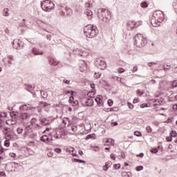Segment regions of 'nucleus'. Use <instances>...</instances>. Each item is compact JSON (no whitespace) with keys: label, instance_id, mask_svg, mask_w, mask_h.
<instances>
[{"label":"nucleus","instance_id":"obj_1","mask_svg":"<svg viewBox=\"0 0 177 177\" xmlns=\"http://www.w3.org/2000/svg\"><path fill=\"white\" fill-rule=\"evenodd\" d=\"M84 34L87 38H95L99 34L97 27L94 25H87L84 28Z\"/></svg>","mask_w":177,"mask_h":177},{"label":"nucleus","instance_id":"obj_2","mask_svg":"<svg viewBox=\"0 0 177 177\" xmlns=\"http://www.w3.org/2000/svg\"><path fill=\"white\" fill-rule=\"evenodd\" d=\"M97 17L100 20L104 21L105 23H109L111 20V13L107 9L100 8L97 10Z\"/></svg>","mask_w":177,"mask_h":177},{"label":"nucleus","instance_id":"obj_3","mask_svg":"<svg viewBox=\"0 0 177 177\" xmlns=\"http://www.w3.org/2000/svg\"><path fill=\"white\" fill-rule=\"evenodd\" d=\"M41 6L44 12H50L55 9V3L50 0L43 1L41 3Z\"/></svg>","mask_w":177,"mask_h":177},{"label":"nucleus","instance_id":"obj_4","mask_svg":"<svg viewBox=\"0 0 177 177\" xmlns=\"http://www.w3.org/2000/svg\"><path fill=\"white\" fill-rule=\"evenodd\" d=\"M153 15V17H155V19H157L159 23H161V21H164V20H165V17L164 15V13L160 10L155 11Z\"/></svg>","mask_w":177,"mask_h":177},{"label":"nucleus","instance_id":"obj_5","mask_svg":"<svg viewBox=\"0 0 177 177\" xmlns=\"http://www.w3.org/2000/svg\"><path fill=\"white\" fill-rule=\"evenodd\" d=\"M141 24H142V22H140V21L135 22L133 21H129L127 24V30H129V31H131V30H133V28H135L136 26L137 27H138Z\"/></svg>","mask_w":177,"mask_h":177},{"label":"nucleus","instance_id":"obj_6","mask_svg":"<svg viewBox=\"0 0 177 177\" xmlns=\"http://www.w3.org/2000/svg\"><path fill=\"white\" fill-rule=\"evenodd\" d=\"M95 66L100 68V70H104L106 67V62L102 60L101 59H97L95 62Z\"/></svg>","mask_w":177,"mask_h":177},{"label":"nucleus","instance_id":"obj_7","mask_svg":"<svg viewBox=\"0 0 177 177\" xmlns=\"http://www.w3.org/2000/svg\"><path fill=\"white\" fill-rule=\"evenodd\" d=\"M82 104L84 107H91V106H93V100L91 97L84 98L82 100Z\"/></svg>","mask_w":177,"mask_h":177},{"label":"nucleus","instance_id":"obj_8","mask_svg":"<svg viewBox=\"0 0 177 177\" xmlns=\"http://www.w3.org/2000/svg\"><path fill=\"white\" fill-rule=\"evenodd\" d=\"M12 45L14 49H21V46H23V41H20V39H15L12 42Z\"/></svg>","mask_w":177,"mask_h":177},{"label":"nucleus","instance_id":"obj_9","mask_svg":"<svg viewBox=\"0 0 177 177\" xmlns=\"http://www.w3.org/2000/svg\"><path fill=\"white\" fill-rule=\"evenodd\" d=\"M20 111H28L31 110L32 111H35V107L31 106L30 104L21 105L19 107Z\"/></svg>","mask_w":177,"mask_h":177},{"label":"nucleus","instance_id":"obj_10","mask_svg":"<svg viewBox=\"0 0 177 177\" xmlns=\"http://www.w3.org/2000/svg\"><path fill=\"white\" fill-rule=\"evenodd\" d=\"M143 39H145V37L142 35V34H137L135 37V44L138 46H140V44L143 42Z\"/></svg>","mask_w":177,"mask_h":177},{"label":"nucleus","instance_id":"obj_11","mask_svg":"<svg viewBox=\"0 0 177 177\" xmlns=\"http://www.w3.org/2000/svg\"><path fill=\"white\" fill-rule=\"evenodd\" d=\"M73 13V10L68 8H61V15L62 16H70Z\"/></svg>","mask_w":177,"mask_h":177},{"label":"nucleus","instance_id":"obj_12","mask_svg":"<svg viewBox=\"0 0 177 177\" xmlns=\"http://www.w3.org/2000/svg\"><path fill=\"white\" fill-rule=\"evenodd\" d=\"M48 59L49 64H50V66H57V64H59V61H57L53 56H49Z\"/></svg>","mask_w":177,"mask_h":177},{"label":"nucleus","instance_id":"obj_13","mask_svg":"<svg viewBox=\"0 0 177 177\" xmlns=\"http://www.w3.org/2000/svg\"><path fill=\"white\" fill-rule=\"evenodd\" d=\"M40 104L44 107L45 111H47V112L50 111V104L41 102H40Z\"/></svg>","mask_w":177,"mask_h":177},{"label":"nucleus","instance_id":"obj_14","mask_svg":"<svg viewBox=\"0 0 177 177\" xmlns=\"http://www.w3.org/2000/svg\"><path fill=\"white\" fill-rule=\"evenodd\" d=\"M111 165H113V162L111 161H108L105 163V165L102 167L103 171H107L109 168H111Z\"/></svg>","mask_w":177,"mask_h":177},{"label":"nucleus","instance_id":"obj_15","mask_svg":"<svg viewBox=\"0 0 177 177\" xmlns=\"http://www.w3.org/2000/svg\"><path fill=\"white\" fill-rule=\"evenodd\" d=\"M69 103L72 104V106H78V100H74L73 95L69 97Z\"/></svg>","mask_w":177,"mask_h":177},{"label":"nucleus","instance_id":"obj_16","mask_svg":"<svg viewBox=\"0 0 177 177\" xmlns=\"http://www.w3.org/2000/svg\"><path fill=\"white\" fill-rule=\"evenodd\" d=\"M32 52L33 55H44V52L39 50L37 48H33L32 50Z\"/></svg>","mask_w":177,"mask_h":177},{"label":"nucleus","instance_id":"obj_17","mask_svg":"<svg viewBox=\"0 0 177 177\" xmlns=\"http://www.w3.org/2000/svg\"><path fill=\"white\" fill-rule=\"evenodd\" d=\"M112 78L113 80H115V81H118V82H120V84H125V80H124V78L122 77H118V76H113L112 77Z\"/></svg>","mask_w":177,"mask_h":177},{"label":"nucleus","instance_id":"obj_18","mask_svg":"<svg viewBox=\"0 0 177 177\" xmlns=\"http://www.w3.org/2000/svg\"><path fill=\"white\" fill-rule=\"evenodd\" d=\"M40 122L43 125H49V124H50V122L49 121V120L46 118L40 119Z\"/></svg>","mask_w":177,"mask_h":177},{"label":"nucleus","instance_id":"obj_19","mask_svg":"<svg viewBox=\"0 0 177 177\" xmlns=\"http://www.w3.org/2000/svg\"><path fill=\"white\" fill-rule=\"evenodd\" d=\"M85 15H86V16L88 17L89 19H92V16L93 15V12H92V11L91 10H86L84 11Z\"/></svg>","mask_w":177,"mask_h":177},{"label":"nucleus","instance_id":"obj_20","mask_svg":"<svg viewBox=\"0 0 177 177\" xmlns=\"http://www.w3.org/2000/svg\"><path fill=\"white\" fill-rule=\"evenodd\" d=\"M62 124H64V127H66V125L68 127L70 125V119L68 118H64L62 119Z\"/></svg>","mask_w":177,"mask_h":177},{"label":"nucleus","instance_id":"obj_21","mask_svg":"<svg viewBox=\"0 0 177 177\" xmlns=\"http://www.w3.org/2000/svg\"><path fill=\"white\" fill-rule=\"evenodd\" d=\"M19 117H20L21 120H27V118H28V113H21Z\"/></svg>","mask_w":177,"mask_h":177},{"label":"nucleus","instance_id":"obj_22","mask_svg":"<svg viewBox=\"0 0 177 177\" xmlns=\"http://www.w3.org/2000/svg\"><path fill=\"white\" fill-rule=\"evenodd\" d=\"M72 161H73V162H79L80 164H86V162L85 160L78 159V158H73L72 160Z\"/></svg>","mask_w":177,"mask_h":177},{"label":"nucleus","instance_id":"obj_23","mask_svg":"<svg viewBox=\"0 0 177 177\" xmlns=\"http://www.w3.org/2000/svg\"><path fill=\"white\" fill-rule=\"evenodd\" d=\"M156 106H162L164 105V100L160 99V100H156Z\"/></svg>","mask_w":177,"mask_h":177},{"label":"nucleus","instance_id":"obj_24","mask_svg":"<svg viewBox=\"0 0 177 177\" xmlns=\"http://www.w3.org/2000/svg\"><path fill=\"white\" fill-rule=\"evenodd\" d=\"M3 135H5V136H6V135H9V133H10V128L6 127L3 130Z\"/></svg>","mask_w":177,"mask_h":177},{"label":"nucleus","instance_id":"obj_25","mask_svg":"<svg viewBox=\"0 0 177 177\" xmlns=\"http://www.w3.org/2000/svg\"><path fill=\"white\" fill-rule=\"evenodd\" d=\"M95 100L97 103V104H100L102 102V96L101 95H98L95 98Z\"/></svg>","mask_w":177,"mask_h":177},{"label":"nucleus","instance_id":"obj_26","mask_svg":"<svg viewBox=\"0 0 177 177\" xmlns=\"http://www.w3.org/2000/svg\"><path fill=\"white\" fill-rule=\"evenodd\" d=\"M3 16L8 17L9 16V9L4 8L3 10Z\"/></svg>","mask_w":177,"mask_h":177},{"label":"nucleus","instance_id":"obj_27","mask_svg":"<svg viewBox=\"0 0 177 177\" xmlns=\"http://www.w3.org/2000/svg\"><path fill=\"white\" fill-rule=\"evenodd\" d=\"M41 142H49V137H48V136H46V135L43 136L41 138Z\"/></svg>","mask_w":177,"mask_h":177},{"label":"nucleus","instance_id":"obj_28","mask_svg":"<svg viewBox=\"0 0 177 177\" xmlns=\"http://www.w3.org/2000/svg\"><path fill=\"white\" fill-rule=\"evenodd\" d=\"M6 124H7V125H15V124H16V122H15L13 119H11V120H7L6 122Z\"/></svg>","mask_w":177,"mask_h":177},{"label":"nucleus","instance_id":"obj_29","mask_svg":"<svg viewBox=\"0 0 177 177\" xmlns=\"http://www.w3.org/2000/svg\"><path fill=\"white\" fill-rule=\"evenodd\" d=\"M95 136V133L88 134L86 137V140H89V139H94Z\"/></svg>","mask_w":177,"mask_h":177},{"label":"nucleus","instance_id":"obj_30","mask_svg":"<svg viewBox=\"0 0 177 177\" xmlns=\"http://www.w3.org/2000/svg\"><path fill=\"white\" fill-rule=\"evenodd\" d=\"M35 88V86H32L31 84L28 85L26 89L27 91H28V92H31V91H34V89Z\"/></svg>","mask_w":177,"mask_h":177},{"label":"nucleus","instance_id":"obj_31","mask_svg":"<svg viewBox=\"0 0 177 177\" xmlns=\"http://www.w3.org/2000/svg\"><path fill=\"white\" fill-rule=\"evenodd\" d=\"M82 63H83L84 65L80 67V71L82 72V71H85V69L86 68V65L84 61H82Z\"/></svg>","mask_w":177,"mask_h":177},{"label":"nucleus","instance_id":"obj_32","mask_svg":"<svg viewBox=\"0 0 177 177\" xmlns=\"http://www.w3.org/2000/svg\"><path fill=\"white\" fill-rule=\"evenodd\" d=\"M106 143H110L111 146H114V140L112 138H108L106 140Z\"/></svg>","mask_w":177,"mask_h":177},{"label":"nucleus","instance_id":"obj_33","mask_svg":"<svg viewBox=\"0 0 177 177\" xmlns=\"http://www.w3.org/2000/svg\"><path fill=\"white\" fill-rule=\"evenodd\" d=\"M64 95H68V94L71 93V96H73L74 95V91H68V90H64Z\"/></svg>","mask_w":177,"mask_h":177},{"label":"nucleus","instance_id":"obj_34","mask_svg":"<svg viewBox=\"0 0 177 177\" xmlns=\"http://www.w3.org/2000/svg\"><path fill=\"white\" fill-rule=\"evenodd\" d=\"M170 136L171 138H176L177 136V133H176V131H174V130H172L170 133Z\"/></svg>","mask_w":177,"mask_h":177},{"label":"nucleus","instance_id":"obj_35","mask_svg":"<svg viewBox=\"0 0 177 177\" xmlns=\"http://www.w3.org/2000/svg\"><path fill=\"white\" fill-rule=\"evenodd\" d=\"M41 95L44 99L48 97V93L46 91H41Z\"/></svg>","mask_w":177,"mask_h":177},{"label":"nucleus","instance_id":"obj_36","mask_svg":"<svg viewBox=\"0 0 177 177\" xmlns=\"http://www.w3.org/2000/svg\"><path fill=\"white\" fill-rule=\"evenodd\" d=\"M75 149L73 147H70L68 149H66L67 153H70V154H72V153H74Z\"/></svg>","mask_w":177,"mask_h":177},{"label":"nucleus","instance_id":"obj_37","mask_svg":"<svg viewBox=\"0 0 177 177\" xmlns=\"http://www.w3.org/2000/svg\"><path fill=\"white\" fill-rule=\"evenodd\" d=\"M146 42H147V39H146V37H144L142 43H140V46H145L146 45Z\"/></svg>","mask_w":177,"mask_h":177},{"label":"nucleus","instance_id":"obj_38","mask_svg":"<svg viewBox=\"0 0 177 177\" xmlns=\"http://www.w3.org/2000/svg\"><path fill=\"white\" fill-rule=\"evenodd\" d=\"M8 117V113L6 112H2L0 113V118H6Z\"/></svg>","mask_w":177,"mask_h":177},{"label":"nucleus","instance_id":"obj_39","mask_svg":"<svg viewBox=\"0 0 177 177\" xmlns=\"http://www.w3.org/2000/svg\"><path fill=\"white\" fill-rule=\"evenodd\" d=\"M13 138H14V136L12 134H7L6 136V139H7V140H10L13 139Z\"/></svg>","mask_w":177,"mask_h":177},{"label":"nucleus","instance_id":"obj_40","mask_svg":"<svg viewBox=\"0 0 177 177\" xmlns=\"http://www.w3.org/2000/svg\"><path fill=\"white\" fill-rule=\"evenodd\" d=\"M148 6H149V4L147 3V2L144 1V2L141 3V7L142 8H146Z\"/></svg>","mask_w":177,"mask_h":177},{"label":"nucleus","instance_id":"obj_41","mask_svg":"<svg viewBox=\"0 0 177 177\" xmlns=\"http://www.w3.org/2000/svg\"><path fill=\"white\" fill-rule=\"evenodd\" d=\"M146 131H147V132H148V133H151V132L153 131V129H151V127L150 126H147L146 127Z\"/></svg>","mask_w":177,"mask_h":177},{"label":"nucleus","instance_id":"obj_42","mask_svg":"<svg viewBox=\"0 0 177 177\" xmlns=\"http://www.w3.org/2000/svg\"><path fill=\"white\" fill-rule=\"evenodd\" d=\"M4 145L6 146V147H9V146H10V141H9V140H6L4 142Z\"/></svg>","mask_w":177,"mask_h":177},{"label":"nucleus","instance_id":"obj_43","mask_svg":"<svg viewBox=\"0 0 177 177\" xmlns=\"http://www.w3.org/2000/svg\"><path fill=\"white\" fill-rule=\"evenodd\" d=\"M122 174L124 175H127L128 177H132V173H131V171H128V172L124 171L122 172Z\"/></svg>","mask_w":177,"mask_h":177},{"label":"nucleus","instance_id":"obj_44","mask_svg":"<svg viewBox=\"0 0 177 177\" xmlns=\"http://www.w3.org/2000/svg\"><path fill=\"white\" fill-rule=\"evenodd\" d=\"M171 86H172V88H176L177 87V80H174L171 82Z\"/></svg>","mask_w":177,"mask_h":177},{"label":"nucleus","instance_id":"obj_45","mask_svg":"<svg viewBox=\"0 0 177 177\" xmlns=\"http://www.w3.org/2000/svg\"><path fill=\"white\" fill-rule=\"evenodd\" d=\"M17 133H19V135H21V133H23V128L18 127L17 129Z\"/></svg>","mask_w":177,"mask_h":177},{"label":"nucleus","instance_id":"obj_46","mask_svg":"<svg viewBox=\"0 0 177 177\" xmlns=\"http://www.w3.org/2000/svg\"><path fill=\"white\" fill-rule=\"evenodd\" d=\"M114 169H120L121 168V165L120 164H114L113 165Z\"/></svg>","mask_w":177,"mask_h":177},{"label":"nucleus","instance_id":"obj_47","mask_svg":"<svg viewBox=\"0 0 177 177\" xmlns=\"http://www.w3.org/2000/svg\"><path fill=\"white\" fill-rule=\"evenodd\" d=\"M151 153H153L154 154L158 153V148H153L151 149Z\"/></svg>","mask_w":177,"mask_h":177},{"label":"nucleus","instance_id":"obj_48","mask_svg":"<svg viewBox=\"0 0 177 177\" xmlns=\"http://www.w3.org/2000/svg\"><path fill=\"white\" fill-rule=\"evenodd\" d=\"M134 135L136 136H138V137L142 136V133L139 131H134Z\"/></svg>","mask_w":177,"mask_h":177},{"label":"nucleus","instance_id":"obj_49","mask_svg":"<svg viewBox=\"0 0 177 177\" xmlns=\"http://www.w3.org/2000/svg\"><path fill=\"white\" fill-rule=\"evenodd\" d=\"M91 149H93V151H97L99 150V147L97 146H91Z\"/></svg>","mask_w":177,"mask_h":177},{"label":"nucleus","instance_id":"obj_50","mask_svg":"<svg viewBox=\"0 0 177 177\" xmlns=\"http://www.w3.org/2000/svg\"><path fill=\"white\" fill-rule=\"evenodd\" d=\"M143 93H144L142 91H140V89L137 90V95L138 96H142Z\"/></svg>","mask_w":177,"mask_h":177},{"label":"nucleus","instance_id":"obj_51","mask_svg":"<svg viewBox=\"0 0 177 177\" xmlns=\"http://www.w3.org/2000/svg\"><path fill=\"white\" fill-rule=\"evenodd\" d=\"M136 171H143V166H138L136 168Z\"/></svg>","mask_w":177,"mask_h":177},{"label":"nucleus","instance_id":"obj_52","mask_svg":"<svg viewBox=\"0 0 177 177\" xmlns=\"http://www.w3.org/2000/svg\"><path fill=\"white\" fill-rule=\"evenodd\" d=\"M157 64L156 62H149L148 63L149 67H153V66H156Z\"/></svg>","mask_w":177,"mask_h":177},{"label":"nucleus","instance_id":"obj_53","mask_svg":"<svg viewBox=\"0 0 177 177\" xmlns=\"http://www.w3.org/2000/svg\"><path fill=\"white\" fill-rule=\"evenodd\" d=\"M138 66H135L133 67V69L131 70L132 73H136L138 71Z\"/></svg>","mask_w":177,"mask_h":177},{"label":"nucleus","instance_id":"obj_54","mask_svg":"<svg viewBox=\"0 0 177 177\" xmlns=\"http://www.w3.org/2000/svg\"><path fill=\"white\" fill-rule=\"evenodd\" d=\"M71 129H72L73 132H77V126H72Z\"/></svg>","mask_w":177,"mask_h":177},{"label":"nucleus","instance_id":"obj_55","mask_svg":"<svg viewBox=\"0 0 177 177\" xmlns=\"http://www.w3.org/2000/svg\"><path fill=\"white\" fill-rule=\"evenodd\" d=\"M118 72L121 73H124L125 72V69H124V68H120L118 69Z\"/></svg>","mask_w":177,"mask_h":177},{"label":"nucleus","instance_id":"obj_56","mask_svg":"<svg viewBox=\"0 0 177 177\" xmlns=\"http://www.w3.org/2000/svg\"><path fill=\"white\" fill-rule=\"evenodd\" d=\"M54 151H55V153H62V149H60V148H55L54 149Z\"/></svg>","mask_w":177,"mask_h":177},{"label":"nucleus","instance_id":"obj_57","mask_svg":"<svg viewBox=\"0 0 177 177\" xmlns=\"http://www.w3.org/2000/svg\"><path fill=\"white\" fill-rule=\"evenodd\" d=\"M127 105H128L129 109H130L131 110H132V109H133V104H132L131 103L128 102Z\"/></svg>","mask_w":177,"mask_h":177},{"label":"nucleus","instance_id":"obj_58","mask_svg":"<svg viewBox=\"0 0 177 177\" xmlns=\"http://www.w3.org/2000/svg\"><path fill=\"white\" fill-rule=\"evenodd\" d=\"M46 39L48 40V41H50V39H52V34H48L46 35Z\"/></svg>","mask_w":177,"mask_h":177},{"label":"nucleus","instance_id":"obj_59","mask_svg":"<svg viewBox=\"0 0 177 177\" xmlns=\"http://www.w3.org/2000/svg\"><path fill=\"white\" fill-rule=\"evenodd\" d=\"M107 103H108V105L109 106H111V105L113 104V102L111 100H108Z\"/></svg>","mask_w":177,"mask_h":177},{"label":"nucleus","instance_id":"obj_60","mask_svg":"<svg viewBox=\"0 0 177 177\" xmlns=\"http://www.w3.org/2000/svg\"><path fill=\"white\" fill-rule=\"evenodd\" d=\"M141 109H145V107H149V104H142L140 105Z\"/></svg>","mask_w":177,"mask_h":177},{"label":"nucleus","instance_id":"obj_61","mask_svg":"<svg viewBox=\"0 0 177 177\" xmlns=\"http://www.w3.org/2000/svg\"><path fill=\"white\" fill-rule=\"evenodd\" d=\"M30 129H31V127L30 126H26L25 133H27V132H28V131H30Z\"/></svg>","mask_w":177,"mask_h":177},{"label":"nucleus","instance_id":"obj_62","mask_svg":"<svg viewBox=\"0 0 177 177\" xmlns=\"http://www.w3.org/2000/svg\"><path fill=\"white\" fill-rule=\"evenodd\" d=\"M166 140L167 142H172V137H167Z\"/></svg>","mask_w":177,"mask_h":177},{"label":"nucleus","instance_id":"obj_63","mask_svg":"<svg viewBox=\"0 0 177 177\" xmlns=\"http://www.w3.org/2000/svg\"><path fill=\"white\" fill-rule=\"evenodd\" d=\"M91 6H92V3H87L86 4V8H91Z\"/></svg>","mask_w":177,"mask_h":177},{"label":"nucleus","instance_id":"obj_64","mask_svg":"<svg viewBox=\"0 0 177 177\" xmlns=\"http://www.w3.org/2000/svg\"><path fill=\"white\" fill-rule=\"evenodd\" d=\"M173 110H177V104L173 105Z\"/></svg>","mask_w":177,"mask_h":177}]
</instances>
